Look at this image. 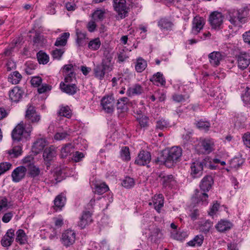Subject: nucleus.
I'll list each match as a JSON object with an SVG mask.
<instances>
[{
    "mask_svg": "<svg viewBox=\"0 0 250 250\" xmlns=\"http://www.w3.org/2000/svg\"><path fill=\"white\" fill-rule=\"evenodd\" d=\"M182 154L181 147L173 146L168 150L167 154H163L158 157L155 160V162L159 165H164L167 167H171L180 159Z\"/></svg>",
    "mask_w": 250,
    "mask_h": 250,
    "instance_id": "1",
    "label": "nucleus"
},
{
    "mask_svg": "<svg viewBox=\"0 0 250 250\" xmlns=\"http://www.w3.org/2000/svg\"><path fill=\"white\" fill-rule=\"evenodd\" d=\"M228 14L230 23L234 26L239 27L246 22L248 11L245 8L239 10L230 9L228 11Z\"/></svg>",
    "mask_w": 250,
    "mask_h": 250,
    "instance_id": "2",
    "label": "nucleus"
},
{
    "mask_svg": "<svg viewBox=\"0 0 250 250\" xmlns=\"http://www.w3.org/2000/svg\"><path fill=\"white\" fill-rule=\"evenodd\" d=\"M32 127L29 125L26 129L24 127V124L21 122L18 124L12 132V138L14 141L20 142L26 140L30 135Z\"/></svg>",
    "mask_w": 250,
    "mask_h": 250,
    "instance_id": "3",
    "label": "nucleus"
},
{
    "mask_svg": "<svg viewBox=\"0 0 250 250\" xmlns=\"http://www.w3.org/2000/svg\"><path fill=\"white\" fill-rule=\"evenodd\" d=\"M76 240V233L71 229H67L63 231L61 237L62 245L66 247L72 246Z\"/></svg>",
    "mask_w": 250,
    "mask_h": 250,
    "instance_id": "4",
    "label": "nucleus"
},
{
    "mask_svg": "<svg viewBox=\"0 0 250 250\" xmlns=\"http://www.w3.org/2000/svg\"><path fill=\"white\" fill-rule=\"evenodd\" d=\"M26 121L29 123L37 124L41 120V116L36 110L35 107L31 105H28L25 115Z\"/></svg>",
    "mask_w": 250,
    "mask_h": 250,
    "instance_id": "5",
    "label": "nucleus"
},
{
    "mask_svg": "<svg viewBox=\"0 0 250 250\" xmlns=\"http://www.w3.org/2000/svg\"><path fill=\"white\" fill-rule=\"evenodd\" d=\"M113 7L121 19L127 16L128 8L125 0H113Z\"/></svg>",
    "mask_w": 250,
    "mask_h": 250,
    "instance_id": "6",
    "label": "nucleus"
},
{
    "mask_svg": "<svg viewBox=\"0 0 250 250\" xmlns=\"http://www.w3.org/2000/svg\"><path fill=\"white\" fill-rule=\"evenodd\" d=\"M207 164L206 159L202 161H196L191 164V175L193 178H197L202 174L204 166Z\"/></svg>",
    "mask_w": 250,
    "mask_h": 250,
    "instance_id": "7",
    "label": "nucleus"
},
{
    "mask_svg": "<svg viewBox=\"0 0 250 250\" xmlns=\"http://www.w3.org/2000/svg\"><path fill=\"white\" fill-rule=\"evenodd\" d=\"M223 21V16L222 13L217 11L212 12L209 17V22L214 29H218Z\"/></svg>",
    "mask_w": 250,
    "mask_h": 250,
    "instance_id": "8",
    "label": "nucleus"
},
{
    "mask_svg": "<svg viewBox=\"0 0 250 250\" xmlns=\"http://www.w3.org/2000/svg\"><path fill=\"white\" fill-rule=\"evenodd\" d=\"M114 99L111 95L104 97L101 101L103 109L107 113H112L114 108Z\"/></svg>",
    "mask_w": 250,
    "mask_h": 250,
    "instance_id": "9",
    "label": "nucleus"
},
{
    "mask_svg": "<svg viewBox=\"0 0 250 250\" xmlns=\"http://www.w3.org/2000/svg\"><path fill=\"white\" fill-rule=\"evenodd\" d=\"M158 178L164 188H171L176 183V181L171 174H167L164 172H161Z\"/></svg>",
    "mask_w": 250,
    "mask_h": 250,
    "instance_id": "10",
    "label": "nucleus"
},
{
    "mask_svg": "<svg viewBox=\"0 0 250 250\" xmlns=\"http://www.w3.org/2000/svg\"><path fill=\"white\" fill-rule=\"evenodd\" d=\"M63 75L65 76L64 83H69L76 78L75 68L72 64L64 65L62 69Z\"/></svg>",
    "mask_w": 250,
    "mask_h": 250,
    "instance_id": "11",
    "label": "nucleus"
},
{
    "mask_svg": "<svg viewBox=\"0 0 250 250\" xmlns=\"http://www.w3.org/2000/svg\"><path fill=\"white\" fill-rule=\"evenodd\" d=\"M27 168L24 166H19L16 167L12 172V181L15 183L19 182L25 176Z\"/></svg>",
    "mask_w": 250,
    "mask_h": 250,
    "instance_id": "12",
    "label": "nucleus"
},
{
    "mask_svg": "<svg viewBox=\"0 0 250 250\" xmlns=\"http://www.w3.org/2000/svg\"><path fill=\"white\" fill-rule=\"evenodd\" d=\"M150 160V153L148 151L142 150L138 154L135 163L140 166H145L148 164Z\"/></svg>",
    "mask_w": 250,
    "mask_h": 250,
    "instance_id": "13",
    "label": "nucleus"
},
{
    "mask_svg": "<svg viewBox=\"0 0 250 250\" xmlns=\"http://www.w3.org/2000/svg\"><path fill=\"white\" fill-rule=\"evenodd\" d=\"M204 24L205 21L203 18L199 16L194 17L192 23V33L197 35L203 29Z\"/></svg>",
    "mask_w": 250,
    "mask_h": 250,
    "instance_id": "14",
    "label": "nucleus"
},
{
    "mask_svg": "<svg viewBox=\"0 0 250 250\" xmlns=\"http://www.w3.org/2000/svg\"><path fill=\"white\" fill-rule=\"evenodd\" d=\"M164 200L163 194H156L153 197L151 201L149 202L148 205H153L155 210L160 213L161 208L164 206Z\"/></svg>",
    "mask_w": 250,
    "mask_h": 250,
    "instance_id": "15",
    "label": "nucleus"
},
{
    "mask_svg": "<svg viewBox=\"0 0 250 250\" xmlns=\"http://www.w3.org/2000/svg\"><path fill=\"white\" fill-rule=\"evenodd\" d=\"M15 231L13 229H8L1 240V244L4 247L10 246L14 239Z\"/></svg>",
    "mask_w": 250,
    "mask_h": 250,
    "instance_id": "16",
    "label": "nucleus"
},
{
    "mask_svg": "<svg viewBox=\"0 0 250 250\" xmlns=\"http://www.w3.org/2000/svg\"><path fill=\"white\" fill-rule=\"evenodd\" d=\"M24 92L19 86H15L10 91L9 95L10 99L13 102H19L22 98Z\"/></svg>",
    "mask_w": 250,
    "mask_h": 250,
    "instance_id": "17",
    "label": "nucleus"
},
{
    "mask_svg": "<svg viewBox=\"0 0 250 250\" xmlns=\"http://www.w3.org/2000/svg\"><path fill=\"white\" fill-rule=\"evenodd\" d=\"M238 66L244 70L247 68L250 63V55L249 53H241L238 56Z\"/></svg>",
    "mask_w": 250,
    "mask_h": 250,
    "instance_id": "18",
    "label": "nucleus"
},
{
    "mask_svg": "<svg viewBox=\"0 0 250 250\" xmlns=\"http://www.w3.org/2000/svg\"><path fill=\"white\" fill-rule=\"evenodd\" d=\"M92 213L89 211H84L78 223V226L81 229L85 228L92 223Z\"/></svg>",
    "mask_w": 250,
    "mask_h": 250,
    "instance_id": "19",
    "label": "nucleus"
},
{
    "mask_svg": "<svg viewBox=\"0 0 250 250\" xmlns=\"http://www.w3.org/2000/svg\"><path fill=\"white\" fill-rule=\"evenodd\" d=\"M57 151L56 148L54 146H51L46 148L43 153V157L44 161L48 164L50 161L53 160L54 158L56 156Z\"/></svg>",
    "mask_w": 250,
    "mask_h": 250,
    "instance_id": "20",
    "label": "nucleus"
},
{
    "mask_svg": "<svg viewBox=\"0 0 250 250\" xmlns=\"http://www.w3.org/2000/svg\"><path fill=\"white\" fill-rule=\"evenodd\" d=\"M223 58V54L220 52L214 51L208 55L209 62L213 66H218Z\"/></svg>",
    "mask_w": 250,
    "mask_h": 250,
    "instance_id": "21",
    "label": "nucleus"
},
{
    "mask_svg": "<svg viewBox=\"0 0 250 250\" xmlns=\"http://www.w3.org/2000/svg\"><path fill=\"white\" fill-rule=\"evenodd\" d=\"M213 184V180L211 176L207 175L201 181L200 187L203 191H208Z\"/></svg>",
    "mask_w": 250,
    "mask_h": 250,
    "instance_id": "22",
    "label": "nucleus"
},
{
    "mask_svg": "<svg viewBox=\"0 0 250 250\" xmlns=\"http://www.w3.org/2000/svg\"><path fill=\"white\" fill-rule=\"evenodd\" d=\"M60 88L63 92L69 95L75 94L78 89L77 86L75 84H69V83L63 82L61 83Z\"/></svg>",
    "mask_w": 250,
    "mask_h": 250,
    "instance_id": "23",
    "label": "nucleus"
},
{
    "mask_svg": "<svg viewBox=\"0 0 250 250\" xmlns=\"http://www.w3.org/2000/svg\"><path fill=\"white\" fill-rule=\"evenodd\" d=\"M46 145V142L44 139H38L33 144L32 148V151L37 154L43 149Z\"/></svg>",
    "mask_w": 250,
    "mask_h": 250,
    "instance_id": "24",
    "label": "nucleus"
},
{
    "mask_svg": "<svg viewBox=\"0 0 250 250\" xmlns=\"http://www.w3.org/2000/svg\"><path fill=\"white\" fill-rule=\"evenodd\" d=\"M143 92V88L139 84H135L128 88L126 91V95L128 97L140 95Z\"/></svg>",
    "mask_w": 250,
    "mask_h": 250,
    "instance_id": "25",
    "label": "nucleus"
},
{
    "mask_svg": "<svg viewBox=\"0 0 250 250\" xmlns=\"http://www.w3.org/2000/svg\"><path fill=\"white\" fill-rule=\"evenodd\" d=\"M129 102V99L126 97L119 99L117 103V109L118 112L123 113L127 111L128 109L127 104Z\"/></svg>",
    "mask_w": 250,
    "mask_h": 250,
    "instance_id": "26",
    "label": "nucleus"
},
{
    "mask_svg": "<svg viewBox=\"0 0 250 250\" xmlns=\"http://www.w3.org/2000/svg\"><path fill=\"white\" fill-rule=\"evenodd\" d=\"M232 224L227 220H221L215 226L216 229L220 232H224L230 229Z\"/></svg>",
    "mask_w": 250,
    "mask_h": 250,
    "instance_id": "27",
    "label": "nucleus"
},
{
    "mask_svg": "<svg viewBox=\"0 0 250 250\" xmlns=\"http://www.w3.org/2000/svg\"><path fill=\"white\" fill-rule=\"evenodd\" d=\"M208 195L206 193L200 192L199 191H197L195 196L193 197V200L196 202L197 204L201 203L202 205H207V199Z\"/></svg>",
    "mask_w": 250,
    "mask_h": 250,
    "instance_id": "28",
    "label": "nucleus"
},
{
    "mask_svg": "<svg viewBox=\"0 0 250 250\" xmlns=\"http://www.w3.org/2000/svg\"><path fill=\"white\" fill-rule=\"evenodd\" d=\"M201 145L204 149L208 153H209L213 150L214 143L211 139H205L201 142Z\"/></svg>",
    "mask_w": 250,
    "mask_h": 250,
    "instance_id": "29",
    "label": "nucleus"
},
{
    "mask_svg": "<svg viewBox=\"0 0 250 250\" xmlns=\"http://www.w3.org/2000/svg\"><path fill=\"white\" fill-rule=\"evenodd\" d=\"M114 62H112V58L110 56L106 57L102 62L101 66L106 72L112 70Z\"/></svg>",
    "mask_w": 250,
    "mask_h": 250,
    "instance_id": "30",
    "label": "nucleus"
},
{
    "mask_svg": "<svg viewBox=\"0 0 250 250\" xmlns=\"http://www.w3.org/2000/svg\"><path fill=\"white\" fill-rule=\"evenodd\" d=\"M150 81L157 85L159 84L163 85L166 83L165 79L163 74L160 72H157L154 74L150 79Z\"/></svg>",
    "mask_w": 250,
    "mask_h": 250,
    "instance_id": "31",
    "label": "nucleus"
},
{
    "mask_svg": "<svg viewBox=\"0 0 250 250\" xmlns=\"http://www.w3.org/2000/svg\"><path fill=\"white\" fill-rule=\"evenodd\" d=\"M65 201L66 198L63 194L58 195L54 200L55 208L61 209L64 206Z\"/></svg>",
    "mask_w": 250,
    "mask_h": 250,
    "instance_id": "32",
    "label": "nucleus"
},
{
    "mask_svg": "<svg viewBox=\"0 0 250 250\" xmlns=\"http://www.w3.org/2000/svg\"><path fill=\"white\" fill-rule=\"evenodd\" d=\"M27 170H28L29 176L32 178L38 176L41 172L39 167L31 163L28 164Z\"/></svg>",
    "mask_w": 250,
    "mask_h": 250,
    "instance_id": "33",
    "label": "nucleus"
},
{
    "mask_svg": "<svg viewBox=\"0 0 250 250\" xmlns=\"http://www.w3.org/2000/svg\"><path fill=\"white\" fill-rule=\"evenodd\" d=\"M16 241L20 244H25L27 242V236L23 229H18L16 232Z\"/></svg>",
    "mask_w": 250,
    "mask_h": 250,
    "instance_id": "34",
    "label": "nucleus"
},
{
    "mask_svg": "<svg viewBox=\"0 0 250 250\" xmlns=\"http://www.w3.org/2000/svg\"><path fill=\"white\" fill-rule=\"evenodd\" d=\"M105 10L104 9H97L92 14V18L95 21H102L105 17Z\"/></svg>",
    "mask_w": 250,
    "mask_h": 250,
    "instance_id": "35",
    "label": "nucleus"
},
{
    "mask_svg": "<svg viewBox=\"0 0 250 250\" xmlns=\"http://www.w3.org/2000/svg\"><path fill=\"white\" fill-rule=\"evenodd\" d=\"M70 34L68 32L62 33L60 37H58L55 43L56 46H64L66 43L67 39L69 38Z\"/></svg>",
    "mask_w": 250,
    "mask_h": 250,
    "instance_id": "36",
    "label": "nucleus"
},
{
    "mask_svg": "<svg viewBox=\"0 0 250 250\" xmlns=\"http://www.w3.org/2000/svg\"><path fill=\"white\" fill-rule=\"evenodd\" d=\"M22 78L21 75L20 73L15 71L11 73L8 76V82L13 84H16L19 83Z\"/></svg>",
    "mask_w": 250,
    "mask_h": 250,
    "instance_id": "37",
    "label": "nucleus"
},
{
    "mask_svg": "<svg viewBox=\"0 0 250 250\" xmlns=\"http://www.w3.org/2000/svg\"><path fill=\"white\" fill-rule=\"evenodd\" d=\"M158 25L162 30H170L173 23L167 19H162L158 21Z\"/></svg>",
    "mask_w": 250,
    "mask_h": 250,
    "instance_id": "38",
    "label": "nucleus"
},
{
    "mask_svg": "<svg viewBox=\"0 0 250 250\" xmlns=\"http://www.w3.org/2000/svg\"><path fill=\"white\" fill-rule=\"evenodd\" d=\"M74 146L71 144H66L62 147L61 150V156L62 158H65L70 155L73 151Z\"/></svg>",
    "mask_w": 250,
    "mask_h": 250,
    "instance_id": "39",
    "label": "nucleus"
},
{
    "mask_svg": "<svg viewBox=\"0 0 250 250\" xmlns=\"http://www.w3.org/2000/svg\"><path fill=\"white\" fill-rule=\"evenodd\" d=\"M77 44L78 46H83L85 42V40L87 39L86 33L83 32L78 29H76Z\"/></svg>",
    "mask_w": 250,
    "mask_h": 250,
    "instance_id": "40",
    "label": "nucleus"
},
{
    "mask_svg": "<svg viewBox=\"0 0 250 250\" xmlns=\"http://www.w3.org/2000/svg\"><path fill=\"white\" fill-rule=\"evenodd\" d=\"M147 66L146 62L142 58H139L137 60L135 64V69L138 72H143Z\"/></svg>",
    "mask_w": 250,
    "mask_h": 250,
    "instance_id": "41",
    "label": "nucleus"
},
{
    "mask_svg": "<svg viewBox=\"0 0 250 250\" xmlns=\"http://www.w3.org/2000/svg\"><path fill=\"white\" fill-rule=\"evenodd\" d=\"M204 237L202 235H196L192 240L187 243L188 246L191 247L200 246L203 242Z\"/></svg>",
    "mask_w": 250,
    "mask_h": 250,
    "instance_id": "42",
    "label": "nucleus"
},
{
    "mask_svg": "<svg viewBox=\"0 0 250 250\" xmlns=\"http://www.w3.org/2000/svg\"><path fill=\"white\" fill-rule=\"evenodd\" d=\"M94 72L95 76L98 78L99 80H102L104 77L105 73L106 72L104 70L102 66L100 65H97L94 68Z\"/></svg>",
    "mask_w": 250,
    "mask_h": 250,
    "instance_id": "43",
    "label": "nucleus"
},
{
    "mask_svg": "<svg viewBox=\"0 0 250 250\" xmlns=\"http://www.w3.org/2000/svg\"><path fill=\"white\" fill-rule=\"evenodd\" d=\"M199 225L200 231L205 233L208 232L212 226L211 222L208 220L201 222Z\"/></svg>",
    "mask_w": 250,
    "mask_h": 250,
    "instance_id": "44",
    "label": "nucleus"
},
{
    "mask_svg": "<svg viewBox=\"0 0 250 250\" xmlns=\"http://www.w3.org/2000/svg\"><path fill=\"white\" fill-rule=\"evenodd\" d=\"M101 45V42L99 38H95L91 40L88 44V47L92 50H98Z\"/></svg>",
    "mask_w": 250,
    "mask_h": 250,
    "instance_id": "45",
    "label": "nucleus"
},
{
    "mask_svg": "<svg viewBox=\"0 0 250 250\" xmlns=\"http://www.w3.org/2000/svg\"><path fill=\"white\" fill-rule=\"evenodd\" d=\"M108 189V187L105 184H98L95 185L94 192L98 194H102L106 192Z\"/></svg>",
    "mask_w": 250,
    "mask_h": 250,
    "instance_id": "46",
    "label": "nucleus"
},
{
    "mask_svg": "<svg viewBox=\"0 0 250 250\" xmlns=\"http://www.w3.org/2000/svg\"><path fill=\"white\" fill-rule=\"evenodd\" d=\"M120 157L124 161H128L130 160V152L128 147L123 146L122 147L120 151Z\"/></svg>",
    "mask_w": 250,
    "mask_h": 250,
    "instance_id": "47",
    "label": "nucleus"
},
{
    "mask_svg": "<svg viewBox=\"0 0 250 250\" xmlns=\"http://www.w3.org/2000/svg\"><path fill=\"white\" fill-rule=\"evenodd\" d=\"M58 114L59 116L69 118L71 116V111L68 106H62L60 108Z\"/></svg>",
    "mask_w": 250,
    "mask_h": 250,
    "instance_id": "48",
    "label": "nucleus"
},
{
    "mask_svg": "<svg viewBox=\"0 0 250 250\" xmlns=\"http://www.w3.org/2000/svg\"><path fill=\"white\" fill-rule=\"evenodd\" d=\"M37 59L40 64H46L49 61V57L45 53L40 51L37 53Z\"/></svg>",
    "mask_w": 250,
    "mask_h": 250,
    "instance_id": "49",
    "label": "nucleus"
},
{
    "mask_svg": "<svg viewBox=\"0 0 250 250\" xmlns=\"http://www.w3.org/2000/svg\"><path fill=\"white\" fill-rule=\"evenodd\" d=\"M196 126L201 130L208 131L210 126V124L208 121L200 120L196 123Z\"/></svg>",
    "mask_w": 250,
    "mask_h": 250,
    "instance_id": "50",
    "label": "nucleus"
},
{
    "mask_svg": "<svg viewBox=\"0 0 250 250\" xmlns=\"http://www.w3.org/2000/svg\"><path fill=\"white\" fill-rule=\"evenodd\" d=\"M94 250H109V246L105 240H103L99 243H95Z\"/></svg>",
    "mask_w": 250,
    "mask_h": 250,
    "instance_id": "51",
    "label": "nucleus"
},
{
    "mask_svg": "<svg viewBox=\"0 0 250 250\" xmlns=\"http://www.w3.org/2000/svg\"><path fill=\"white\" fill-rule=\"evenodd\" d=\"M169 126V123L167 121L162 118L156 122V129L163 130Z\"/></svg>",
    "mask_w": 250,
    "mask_h": 250,
    "instance_id": "52",
    "label": "nucleus"
},
{
    "mask_svg": "<svg viewBox=\"0 0 250 250\" xmlns=\"http://www.w3.org/2000/svg\"><path fill=\"white\" fill-rule=\"evenodd\" d=\"M22 149L21 146H18L13 147V148L8 151V154L11 155L12 157H17L21 154Z\"/></svg>",
    "mask_w": 250,
    "mask_h": 250,
    "instance_id": "53",
    "label": "nucleus"
},
{
    "mask_svg": "<svg viewBox=\"0 0 250 250\" xmlns=\"http://www.w3.org/2000/svg\"><path fill=\"white\" fill-rule=\"evenodd\" d=\"M122 184L125 188H130L134 186L135 182L133 178L129 177H126L123 181Z\"/></svg>",
    "mask_w": 250,
    "mask_h": 250,
    "instance_id": "54",
    "label": "nucleus"
},
{
    "mask_svg": "<svg viewBox=\"0 0 250 250\" xmlns=\"http://www.w3.org/2000/svg\"><path fill=\"white\" fill-rule=\"evenodd\" d=\"M187 236V234L185 232H177L176 230H173L171 232V236L174 239L182 241Z\"/></svg>",
    "mask_w": 250,
    "mask_h": 250,
    "instance_id": "55",
    "label": "nucleus"
},
{
    "mask_svg": "<svg viewBox=\"0 0 250 250\" xmlns=\"http://www.w3.org/2000/svg\"><path fill=\"white\" fill-rule=\"evenodd\" d=\"M65 52L64 48L55 49L52 51V55L54 59L60 60Z\"/></svg>",
    "mask_w": 250,
    "mask_h": 250,
    "instance_id": "56",
    "label": "nucleus"
},
{
    "mask_svg": "<svg viewBox=\"0 0 250 250\" xmlns=\"http://www.w3.org/2000/svg\"><path fill=\"white\" fill-rule=\"evenodd\" d=\"M12 165L9 162H3L0 164V175L11 169Z\"/></svg>",
    "mask_w": 250,
    "mask_h": 250,
    "instance_id": "57",
    "label": "nucleus"
},
{
    "mask_svg": "<svg viewBox=\"0 0 250 250\" xmlns=\"http://www.w3.org/2000/svg\"><path fill=\"white\" fill-rule=\"evenodd\" d=\"M242 99L246 104H250V88L249 87H246L245 93L242 95Z\"/></svg>",
    "mask_w": 250,
    "mask_h": 250,
    "instance_id": "58",
    "label": "nucleus"
},
{
    "mask_svg": "<svg viewBox=\"0 0 250 250\" xmlns=\"http://www.w3.org/2000/svg\"><path fill=\"white\" fill-rule=\"evenodd\" d=\"M139 123L141 127H146L148 125L149 119L146 116H142L138 118Z\"/></svg>",
    "mask_w": 250,
    "mask_h": 250,
    "instance_id": "59",
    "label": "nucleus"
},
{
    "mask_svg": "<svg viewBox=\"0 0 250 250\" xmlns=\"http://www.w3.org/2000/svg\"><path fill=\"white\" fill-rule=\"evenodd\" d=\"M42 82V79L40 77H34L31 80V83L34 87H38Z\"/></svg>",
    "mask_w": 250,
    "mask_h": 250,
    "instance_id": "60",
    "label": "nucleus"
},
{
    "mask_svg": "<svg viewBox=\"0 0 250 250\" xmlns=\"http://www.w3.org/2000/svg\"><path fill=\"white\" fill-rule=\"evenodd\" d=\"M68 135V134L65 132H57L54 135V139L57 141H61L64 139Z\"/></svg>",
    "mask_w": 250,
    "mask_h": 250,
    "instance_id": "61",
    "label": "nucleus"
},
{
    "mask_svg": "<svg viewBox=\"0 0 250 250\" xmlns=\"http://www.w3.org/2000/svg\"><path fill=\"white\" fill-rule=\"evenodd\" d=\"M84 156V155L83 153L76 151L73 155V160L76 162H78L81 161Z\"/></svg>",
    "mask_w": 250,
    "mask_h": 250,
    "instance_id": "62",
    "label": "nucleus"
},
{
    "mask_svg": "<svg viewBox=\"0 0 250 250\" xmlns=\"http://www.w3.org/2000/svg\"><path fill=\"white\" fill-rule=\"evenodd\" d=\"M8 207V200L5 197H0V211Z\"/></svg>",
    "mask_w": 250,
    "mask_h": 250,
    "instance_id": "63",
    "label": "nucleus"
},
{
    "mask_svg": "<svg viewBox=\"0 0 250 250\" xmlns=\"http://www.w3.org/2000/svg\"><path fill=\"white\" fill-rule=\"evenodd\" d=\"M243 140L244 144L250 148V133H245L243 137Z\"/></svg>",
    "mask_w": 250,
    "mask_h": 250,
    "instance_id": "64",
    "label": "nucleus"
}]
</instances>
